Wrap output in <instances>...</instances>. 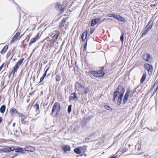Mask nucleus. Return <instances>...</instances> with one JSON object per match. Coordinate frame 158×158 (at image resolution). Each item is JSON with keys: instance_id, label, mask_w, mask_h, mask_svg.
Returning a JSON list of instances; mask_svg holds the SVG:
<instances>
[{"instance_id": "obj_10", "label": "nucleus", "mask_w": 158, "mask_h": 158, "mask_svg": "<svg viewBox=\"0 0 158 158\" xmlns=\"http://www.w3.org/2000/svg\"><path fill=\"white\" fill-rule=\"evenodd\" d=\"M24 149L25 152L26 151L30 152H33L35 149L34 147L31 146H27L24 148Z\"/></svg>"}, {"instance_id": "obj_16", "label": "nucleus", "mask_w": 158, "mask_h": 158, "mask_svg": "<svg viewBox=\"0 0 158 158\" xmlns=\"http://www.w3.org/2000/svg\"><path fill=\"white\" fill-rule=\"evenodd\" d=\"M148 25H147L146 26V28H145V29L144 31L143 32L142 36H145L146 34L148 33V32L151 29V27H150L149 26V27H148Z\"/></svg>"}, {"instance_id": "obj_25", "label": "nucleus", "mask_w": 158, "mask_h": 158, "mask_svg": "<svg viewBox=\"0 0 158 158\" xmlns=\"http://www.w3.org/2000/svg\"><path fill=\"white\" fill-rule=\"evenodd\" d=\"M6 109V106L5 105H2L0 108V112L1 113H4Z\"/></svg>"}, {"instance_id": "obj_48", "label": "nucleus", "mask_w": 158, "mask_h": 158, "mask_svg": "<svg viewBox=\"0 0 158 158\" xmlns=\"http://www.w3.org/2000/svg\"><path fill=\"white\" fill-rule=\"evenodd\" d=\"M39 35L40 33L38 32L35 37L38 39L39 36Z\"/></svg>"}, {"instance_id": "obj_24", "label": "nucleus", "mask_w": 158, "mask_h": 158, "mask_svg": "<svg viewBox=\"0 0 158 158\" xmlns=\"http://www.w3.org/2000/svg\"><path fill=\"white\" fill-rule=\"evenodd\" d=\"M88 53V52L87 51L86 49H85V48H84V50L83 51V55L85 57V61L86 62H86L87 56Z\"/></svg>"}, {"instance_id": "obj_1", "label": "nucleus", "mask_w": 158, "mask_h": 158, "mask_svg": "<svg viewBox=\"0 0 158 158\" xmlns=\"http://www.w3.org/2000/svg\"><path fill=\"white\" fill-rule=\"evenodd\" d=\"M124 91V89L122 88L121 91L119 93L118 88H117L114 92L113 100L114 102H115L116 99L118 98L117 104L118 105H120L122 101Z\"/></svg>"}, {"instance_id": "obj_30", "label": "nucleus", "mask_w": 158, "mask_h": 158, "mask_svg": "<svg viewBox=\"0 0 158 158\" xmlns=\"http://www.w3.org/2000/svg\"><path fill=\"white\" fill-rule=\"evenodd\" d=\"M146 76H147V74H146V73H145L143 74L142 76V78L141 79L140 82L141 83H143L145 79L146 78Z\"/></svg>"}, {"instance_id": "obj_3", "label": "nucleus", "mask_w": 158, "mask_h": 158, "mask_svg": "<svg viewBox=\"0 0 158 158\" xmlns=\"http://www.w3.org/2000/svg\"><path fill=\"white\" fill-rule=\"evenodd\" d=\"M55 7L57 10L62 12L64 9L65 6L62 4L60 2H58L56 3Z\"/></svg>"}, {"instance_id": "obj_21", "label": "nucleus", "mask_w": 158, "mask_h": 158, "mask_svg": "<svg viewBox=\"0 0 158 158\" xmlns=\"http://www.w3.org/2000/svg\"><path fill=\"white\" fill-rule=\"evenodd\" d=\"M8 47V46L7 45H6L1 51L0 53L2 54H4L7 50Z\"/></svg>"}, {"instance_id": "obj_50", "label": "nucleus", "mask_w": 158, "mask_h": 158, "mask_svg": "<svg viewBox=\"0 0 158 158\" xmlns=\"http://www.w3.org/2000/svg\"><path fill=\"white\" fill-rule=\"evenodd\" d=\"M47 76V74H46V73H44V74H43L42 76L45 77L46 78V76Z\"/></svg>"}, {"instance_id": "obj_26", "label": "nucleus", "mask_w": 158, "mask_h": 158, "mask_svg": "<svg viewBox=\"0 0 158 158\" xmlns=\"http://www.w3.org/2000/svg\"><path fill=\"white\" fill-rule=\"evenodd\" d=\"M59 35L60 32L59 31H58L52 37V39L56 41L59 36Z\"/></svg>"}, {"instance_id": "obj_42", "label": "nucleus", "mask_w": 158, "mask_h": 158, "mask_svg": "<svg viewBox=\"0 0 158 158\" xmlns=\"http://www.w3.org/2000/svg\"><path fill=\"white\" fill-rule=\"evenodd\" d=\"M45 78V77H44L43 76H42L40 78V81L39 83H41V82H42L44 81Z\"/></svg>"}, {"instance_id": "obj_49", "label": "nucleus", "mask_w": 158, "mask_h": 158, "mask_svg": "<svg viewBox=\"0 0 158 158\" xmlns=\"http://www.w3.org/2000/svg\"><path fill=\"white\" fill-rule=\"evenodd\" d=\"M10 54H11V53H10V52H8L7 54V55H6L7 57H8L10 55Z\"/></svg>"}, {"instance_id": "obj_63", "label": "nucleus", "mask_w": 158, "mask_h": 158, "mask_svg": "<svg viewBox=\"0 0 158 158\" xmlns=\"http://www.w3.org/2000/svg\"><path fill=\"white\" fill-rule=\"evenodd\" d=\"M47 72H48L47 71L45 70V71L44 73H46V74H47Z\"/></svg>"}, {"instance_id": "obj_35", "label": "nucleus", "mask_w": 158, "mask_h": 158, "mask_svg": "<svg viewBox=\"0 0 158 158\" xmlns=\"http://www.w3.org/2000/svg\"><path fill=\"white\" fill-rule=\"evenodd\" d=\"M117 15H114L112 14H109L107 15V16L110 17H114L115 19L117 17Z\"/></svg>"}, {"instance_id": "obj_17", "label": "nucleus", "mask_w": 158, "mask_h": 158, "mask_svg": "<svg viewBox=\"0 0 158 158\" xmlns=\"http://www.w3.org/2000/svg\"><path fill=\"white\" fill-rule=\"evenodd\" d=\"M89 121V116H87L86 118H85L81 122L82 126L83 127H85Z\"/></svg>"}, {"instance_id": "obj_44", "label": "nucleus", "mask_w": 158, "mask_h": 158, "mask_svg": "<svg viewBox=\"0 0 158 158\" xmlns=\"http://www.w3.org/2000/svg\"><path fill=\"white\" fill-rule=\"evenodd\" d=\"M67 20V18H64L63 19L61 20V22L64 23H65Z\"/></svg>"}, {"instance_id": "obj_31", "label": "nucleus", "mask_w": 158, "mask_h": 158, "mask_svg": "<svg viewBox=\"0 0 158 158\" xmlns=\"http://www.w3.org/2000/svg\"><path fill=\"white\" fill-rule=\"evenodd\" d=\"M60 75L59 74H56V80L57 81H59L61 80Z\"/></svg>"}, {"instance_id": "obj_37", "label": "nucleus", "mask_w": 158, "mask_h": 158, "mask_svg": "<svg viewBox=\"0 0 158 158\" xmlns=\"http://www.w3.org/2000/svg\"><path fill=\"white\" fill-rule=\"evenodd\" d=\"M17 115L19 117H22L25 118V116L24 115L23 113H21L19 112H18Z\"/></svg>"}, {"instance_id": "obj_45", "label": "nucleus", "mask_w": 158, "mask_h": 158, "mask_svg": "<svg viewBox=\"0 0 158 158\" xmlns=\"http://www.w3.org/2000/svg\"><path fill=\"white\" fill-rule=\"evenodd\" d=\"M94 29L91 28L90 31V33L92 34L94 32Z\"/></svg>"}, {"instance_id": "obj_27", "label": "nucleus", "mask_w": 158, "mask_h": 158, "mask_svg": "<svg viewBox=\"0 0 158 158\" xmlns=\"http://www.w3.org/2000/svg\"><path fill=\"white\" fill-rule=\"evenodd\" d=\"M74 151L77 154H79L81 153V151L80 147L75 148L74 150Z\"/></svg>"}, {"instance_id": "obj_22", "label": "nucleus", "mask_w": 158, "mask_h": 158, "mask_svg": "<svg viewBox=\"0 0 158 158\" xmlns=\"http://www.w3.org/2000/svg\"><path fill=\"white\" fill-rule=\"evenodd\" d=\"M129 93L128 92H127L126 93L123 99V102L124 103H125L127 101L129 95Z\"/></svg>"}, {"instance_id": "obj_47", "label": "nucleus", "mask_w": 158, "mask_h": 158, "mask_svg": "<svg viewBox=\"0 0 158 158\" xmlns=\"http://www.w3.org/2000/svg\"><path fill=\"white\" fill-rule=\"evenodd\" d=\"M24 118H26L25 117V118L22 117L21 118V121L23 123L24 121Z\"/></svg>"}, {"instance_id": "obj_12", "label": "nucleus", "mask_w": 158, "mask_h": 158, "mask_svg": "<svg viewBox=\"0 0 158 158\" xmlns=\"http://www.w3.org/2000/svg\"><path fill=\"white\" fill-rule=\"evenodd\" d=\"M101 20V19L100 18H97L92 20L91 23V25L92 26L95 25L100 21Z\"/></svg>"}, {"instance_id": "obj_54", "label": "nucleus", "mask_w": 158, "mask_h": 158, "mask_svg": "<svg viewBox=\"0 0 158 158\" xmlns=\"http://www.w3.org/2000/svg\"><path fill=\"white\" fill-rule=\"evenodd\" d=\"M86 2L85 4H84V6H83V8L82 9H84L85 7V5H86Z\"/></svg>"}, {"instance_id": "obj_52", "label": "nucleus", "mask_w": 158, "mask_h": 158, "mask_svg": "<svg viewBox=\"0 0 158 158\" xmlns=\"http://www.w3.org/2000/svg\"><path fill=\"white\" fill-rule=\"evenodd\" d=\"M18 154H15V155L12 156L11 158H14L15 157H16V156H17Z\"/></svg>"}, {"instance_id": "obj_57", "label": "nucleus", "mask_w": 158, "mask_h": 158, "mask_svg": "<svg viewBox=\"0 0 158 158\" xmlns=\"http://www.w3.org/2000/svg\"><path fill=\"white\" fill-rule=\"evenodd\" d=\"M85 13H86V16H88V17L89 16V15H88V11H86L85 12Z\"/></svg>"}, {"instance_id": "obj_51", "label": "nucleus", "mask_w": 158, "mask_h": 158, "mask_svg": "<svg viewBox=\"0 0 158 158\" xmlns=\"http://www.w3.org/2000/svg\"><path fill=\"white\" fill-rule=\"evenodd\" d=\"M117 157V156L116 155H114L113 156L111 157L110 158H116Z\"/></svg>"}, {"instance_id": "obj_61", "label": "nucleus", "mask_w": 158, "mask_h": 158, "mask_svg": "<svg viewBox=\"0 0 158 158\" xmlns=\"http://www.w3.org/2000/svg\"><path fill=\"white\" fill-rule=\"evenodd\" d=\"M156 85H157V88H156V89H157L158 87V82H157L156 83Z\"/></svg>"}, {"instance_id": "obj_33", "label": "nucleus", "mask_w": 158, "mask_h": 158, "mask_svg": "<svg viewBox=\"0 0 158 158\" xmlns=\"http://www.w3.org/2000/svg\"><path fill=\"white\" fill-rule=\"evenodd\" d=\"M18 69L16 67L14 66L12 71L11 73L14 75L15 73L16 72Z\"/></svg>"}, {"instance_id": "obj_8", "label": "nucleus", "mask_w": 158, "mask_h": 158, "mask_svg": "<svg viewBox=\"0 0 158 158\" xmlns=\"http://www.w3.org/2000/svg\"><path fill=\"white\" fill-rule=\"evenodd\" d=\"M71 95H73V96H70L69 98V101L70 102L72 100H73L75 101H77L78 100V98L76 95L75 92L72 93Z\"/></svg>"}, {"instance_id": "obj_14", "label": "nucleus", "mask_w": 158, "mask_h": 158, "mask_svg": "<svg viewBox=\"0 0 158 158\" xmlns=\"http://www.w3.org/2000/svg\"><path fill=\"white\" fill-rule=\"evenodd\" d=\"M61 148L65 152L70 151L71 150L70 147L68 145H64L62 146Z\"/></svg>"}, {"instance_id": "obj_58", "label": "nucleus", "mask_w": 158, "mask_h": 158, "mask_svg": "<svg viewBox=\"0 0 158 158\" xmlns=\"http://www.w3.org/2000/svg\"><path fill=\"white\" fill-rule=\"evenodd\" d=\"M15 47L14 48H13L12 50V52H14V51L15 50Z\"/></svg>"}, {"instance_id": "obj_38", "label": "nucleus", "mask_w": 158, "mask_h": 158, "mask_svg": "<svg viewBox=\"0 0 158 158\" xmlns=\"http://www.w3.org/2000/svg\"><path fill=\"white\" fill-rule=\"evenodd\" d=\"M64 23H63L62 22H61L59 24V27H60V28H61L64 26Z\"/></svg>"}, {"instance_id": "obj_43", "label": "nucleus", "mask_w": 158, "mask_h": 158, "mask_svg": "<svg viewBox=\"0 0 158 158\" xmlns=\"http://www.w3.org/2000/svg\"><path fill=\"white\" fill-rule=\"evenodd\" d=\"M50 42L51 43L53 44L56 42V40H54L53 39H52V40H50Z\"/></svg>"}, {"instance_id": "obj_11", "label": "nucleus", "mask_w": 158, "mask_h": 158, "mask_svg": "<svg viewBox=\"0 0 158 158\" xmlns=\"http://www.w3.org/2000/svg\"><path fill=\"white\" fill-rule=\"evenodd\" d=\"M89 31V30H88L87 31L83 32L81 35L80 39L83 42L85 41V40L86 39L88 35L87 31Z\"/></svg>"}, {"instance_id": "obj_4", "label": "nucleus", "mask_w": 158, "mask_h": 158, "mask_svg": "<svg viewBox=\"0 0 158 158\" xmlns=\"http://www.w3.org/2000/svg\"><path fill=\"white\" fill-rule=\"evenodd\" d=\"M90 73L94 76L98 77H102L105 74V73L101 70L98 71H92L90 72Z\"/></svg>"}, {"instance_id": "obj_6", "label": "nucleus", "mask_w": 158, "mask_h": 158, "mask_svg": "<svg viewBox=\"0 0 158 158\" xmlns=\"http://www.w3.org/2000/svg\"><path fill=\"white\" fill-rule=\"evenodd\" d=\"M144 67L148 71L149 74H151L153 70L152 66L149 64H146L144 65Z\"/></svg>"}, {"instance_id": "obj_46", "label": "nucleus", "mask_w": 158, "mask_h": 158, "mask_svg": "<svg viewBox=\"0 0 158 158\" xmlns=\"http://www.w3.org/2000/svg\"><path fill=\"white\" fill-rule=\"evenodd\" d=\"M4 64V63H3L2 64V65L0 66V71L2 70V68H3Z\"/></svg>"}, {"instance_id": "obj_40", "label": "nucleus", "mask_w": 158, "mask_h": 158, "mask_svg": "<svg viewBox=\"0 0 158 158\" xmlns=\"http://www.w3.org/2000/svg\"><path fill=\"white\" fill-rule=\"evenodd\" d=\"M124 34H122L120 37V40L122 42V43H123L124 41V37H123Z\"/></svg>"}, {"instance_id": "obj_18", "label": "nucleus", "mask_w": 158, "mask_h": 158, "mask_svg": "<svg viewBox=\"0 0 158 158\" xmlns=\"http://www.w3.org/2000/svg\"><path fill=\"white\" fill-rule=\"evenodd\" d=\"M19 35L20 33L19 32H17L11 39L10 41L11 43H12L17 39L19 36Z\"/></svg>"}, {"instance_id": "obj_2", "label": "nucleus", "mask_w": 158, "mask_h": 158, "mask_svg": "<svg viewBox=\"0 0 158 158\" xmlns=\"http://www.w3.org/2000/svg\"><path fill=\"white\" fill-rule=\"evenodd\" d=\"M60 109V104L58 102H55L52 108L51 115L53 117H56L59 113Z\"/></svg>"}, {"instance_id": "obj_15", "label": "nucleus", "mask_w": 158, "mask_h": 158, "mask_svg": "<svg viewBox=\"0 0 158 158\" xmlns=\"http://www.w3.org/2000/svg\"><path fill=\"white\" fill-rule=\"evenodd\" d=\"M82 91L83 92V94L86 95L88 94V93L89 92V86H87V87H86L85 86H84L82 87Z\"/></svg>"}, {"instance_id": "obj_13", "label": "nucleus", "mask_w": 158, "mask_h": 158, "mask_svg": "<svg viewBox=\"0 0 158 158\" xmlns=\"http://www.w3.org/2000/svg\"><path fill=\"white\" fill-rule=\"evenodd\" d=\"M143 59L148 62H150V60H149L150 58V55L148 54H145L143 56Z\"/></svg>"}, {"instance_id": "obj_34", "label": "nucleus", "mask_w": 158, "mask_h": 158, "mask_svg": "<svg viewBox=\"0 0 158 158\" xmlns=\"http://www.w3.org/2000/svg\"><path fill=\"white\" fill-rule=\"evenodd\" d=\"M18 69L16 67L14 66L12 71L11 73L14 75L15 73L16 72Z\"/></svg>"}, {"instance_id": "obj_55", "label": "nucleus", "mask_w": 158, "mask_h": 158, "mask_svg": "<svg viewBox=\"0 0 158 158\" xmlns=\"http://www.w3.org/2000/svg\"><path fill=\"white\" fill-rule=\"evenodd\" d=\"M29 38H30V36H29L28 35L27 37H26V39H27V38H28V39H27V42L29 40Z\"/></svg>"}, {"instance_id": "obj_7", "label": "nucleus", "mask_w": 158, "mask_h": 158, "mask_svg": "<svg viewBox=\"0 0 158 158\" xmlns=\"http://www.w3.org/2000/svg\"><path fill=\"white\" fill-rule=\"evenodd\" d=\"M14 151L15 152L17 153H21L23 154L26 153L24 149L21 147H16L15 146Z\"/></svg>"}, {"instance_id": "obj_20", "label": "nucleus", "mask_w": 158, "mask_h": 158, "mask_svg": "<svg viewBox=\"0 0 158 158\" xmlns=\"http://www.w3.org/2000/svg\"><path fill=\"white\" fill-rule=\"evenodd\" d=\"M116 19L122 22H125L126 21V20L124 18L118 15H117Z\"/></svg>"}, {"instance_id": "obj_59", "label": "nucleus", "mask_w": 158, "mask_h": 158, "mask_svg": "<svg viewBox=\"0 0 158 158\" xmlns=\"http://www.w3.org/2000/svg\"><path fill=\"white\" fill-rule=\"evenodd\" d=\"M50 73L48 74L47 75L46 78L48 77L49 76H50Z\"/></svg>"}, {"instance_id": "obj_9", "label": "nucleus", "mask_w": 158, "mask_h": 158, "mask_svg": "<svg viewBox=\"0 0 158 158\" xmlns=\"http://www.w3.org/2000/svg\"><path fill=\"white\" fill-rule=\"evenodd\" d=\"M18 111L15 108L12 107L10 110V112L12 116H16Z\"/></svg>"}, {"instance_id": "obj_41", "label": "nucleus", "mask_w": 158, "mask_h": 158, "mask_svg": "<svg viewBox=\"0 0 158 158\" xmlns=\"http://www.w3.org/2000/svg\"><path fill=\"white\" fill-rule=\"evenodd\" d=\"M88 41V39H86V42L85 43V44L84 45V48H85V49H87V44Z\"/></svg>"}, {"instance_id": "obj_60", "label": "nucleus", "mask_w": 158, "mask_h": 158, "mask_svg": "<svg viewBox=\"0 0 158 158\" xmlns=\"http://www.w3.org/2000/svg\"><path fill=\"white\" fill-rule=\"evenodd\" d=\"M15 123H13V127H15Z\"/></svg>"}, {"instance_id": "obj_32", "label": "nucleus", "mask_w": 158, "mask_h": 158, "mask_svg": "<svg viewBox=\"0 0 158 158\" xmlns=\"http://www.w3.org/2000/svg\"><path fill=\"white\" fill-rule=\"evenodd\" d=\"M33 107L35 108L36 111H38L39 109V104L37 102L33 106Z\"/></svg>"}, {"instance_id": "obj_5", "label": "nucleus", "mask_w": 158, "mask_h": 158, "mask_svg": "<svg viewBox=\"0 0 158 158\" xmlns=\"http://www.w3.org/2000/svg\"><path fill=\"white\" fill-rule=\"evenodd\" d=\"M15 146L7 147L6 148H3L0 149V151L4 152H9L13 151H14Z\"/></svg>"}, {"instance_id": "obj_64", "label": "nucleus", "mask_w": 158, "mask_h": 158, "mask_svg": "<svg viewBox=\"0 0 158 158\" xmlns=\"http://www.w3.org/2000/svg\"><path fill=\"white\" fill-rule=\"evenodd\" d=\"M16 60V59L15 58V59H14L13 60L14 61H15Z\"/></svg>"}, {"instance_id": "obj_62", "label": "nucleus", "mask_w": 158, "mask_h": 158, "mask_svg": "<svg viewBox=\"0 0 158 158\" xmlns=\"http://www.w3.org/2000/svg\"><path fill=\"white\" fill-rule=\"evenodd\" d=\"M47 72H48L47 71L45 70V71L44 73H46V74H47Z\"/></svg>"}, {"instance_id": "obj_29", "label": "nucleus", "mask_w": 158, "mask_h": 158, "mask_svg": "<svg viewBox=\"0 0 158 158\" xmlns=\"http://www.w3.org/2000/svg\"><path fill=\"white\" fill-rule=\"evenodd\" d=\"M87 147L86 146H84L82 147H80V149H81V152H84L86 150Z\"/></svg>"}, {"instance_id": "obj_23", "label": "nucleus", "mask_w": 158, "mask_h": 158, "mask_svg": "<svg viewBox=\"0 0 158 158\" xmlns=\"http://www.w3.org/2000/svg\"><path fill=\"white\" fill-rule=\"evenodd\" d=\"M75 88L77 89H78L81 88H82L83 87V85H81V83H79L78 82H77L75 84Z\"/></svg>"}, {"instance_id": "obj_39", "label": "nucleus", "mask_w": 158, "mask_h": 158, "mask_svg": "<svg viewBox=\"0 0 158 158\" xmlns=\"http://www.w3.org/2000/svg\"><path fill=\"white\" fill-rule=\"evenodd\" d=\"M105 108L106 109L108 110H112V109L110 108L109 106L107 105H106L105 106Z\"/></svg>"}, {"instance_id": "obj_28", "label": "nucleus", "mask_w": 158, "mask_h": 158, "mask_svg": "<svg viewBox=\"0 0 158 158\" xmlns=\"http://www.w3.org/2000/svg\"><path fill=\"white\" fill-rule=\"evenodd\" d=\"M37 39L35 37L32 38L30 41L29 44V46H30L32 44L35 42L36 41Z\"/></svg>"}, {"instance_id": "obj_19", "label": "nucleus", "mask_w": 158, "mask_h": 158, "mask_svg": "<svg viewBox=\"0 0 158 158\" xmlns=\"http://www.w3.org/2000/svg\"><path fill=\"white\" fill-rule=\"evenodd\" d=\"M24 58H21L18 61V62L16 63V64H15V66H14L16 67V68L19 69V68L20 65L22 63L23 61Z\"/></svg>"}, {"instance_id": "obj_36", "label": "nucleus", "mask_w": 158, "mask_h": 158, "mask_svg": "<svg viewBox=\"0 0 158 158\" xmlns=\"http://www.w3.org/2000/svg\"><path fill=\"white\" fill-rule=\"evenodd\" d=\"M72 105H69L68 106V112L69 113H70L72 111Z\"/></svg>"}, {"instance_id": "obj_53", "label": "nucleus", "mask_w": 158, "mask_h": 158, "mask_svg": "<svg viewBox=\"0 0 158 158\" xmlns=\"http://www.w3.org/2000/svg\"><path fill=\"white\" fill-rule=\"evenodd\" d=\"M2 117H0V123L2 122Z\"/></svg>"}, {"instance_id": "obj_56", "label": "nucleus", "mask_w": 158, "mask_h": 158, "mask_svg": "<svg viewBox=\"0 0 158 158\" xmlns=\"http://www.w3.org/2000/svg\"><path fill=\"white\" fill-rule=\"evenodd\" d=\"M50 67H48V68L46 69V71H48V70H49V69H50Z\"/></svg>"}]
</instances>
